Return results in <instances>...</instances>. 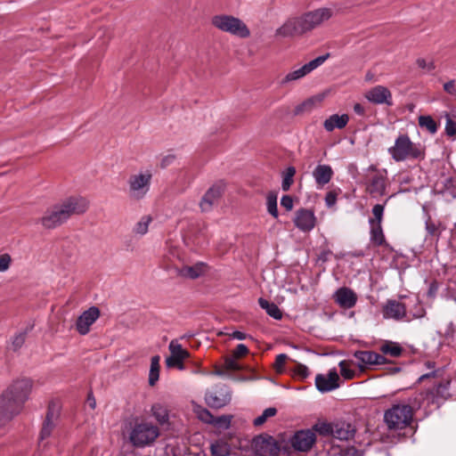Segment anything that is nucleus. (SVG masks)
<instances>
[{
	"label": "nucleus",
	"mask_w": 456,
	"mask_h": 456,
	"mask_svg": "<svg viewBox=\"0 0 456 456\" xmlns=\"http://www.w3.org/2000/svg\"><path fill=\"white\" fill-rule=\"evenodd\" d=\"M333 15L330 8L322 7L302 13L299 16L288 18L281 26L275 30L278 37H293L302 36L320 27Z\"/></svg>",
	"instance_id": "1"
},
{
	"label": "nucleus",
	"mask_w": 456,
	"mask_h": 456,
	"mask_svg": "<svg viewBox=\"0 0 456 456\" xmlns=\"http://www.w3.org/2000/svg\"><path fill=\"white\" fill-rule=\"evenodd\" d=\"M30 379L14 380L2 394L0 399V427L12 420L23 409L32 391Z\"/></svg>",
	"instance_id": "2"
},
{
	"label": "nucleus",
	"mask_w": 456,
	"mask_h": 456,
	"mask_svg": "<svg viewBox=\"0 0 456 456\" xmlns=\"http://www.w3.org/2000/svg\"><path fill=\"white\" fill-rule=\"evenodd\" d=\"M87 208L88 203L85 199L69 197L48 208L37 223L46 230H53L66 223L72 216L84 214Z\"/></svg>",
	"instance_id": "3"
},
{
	"label": "nucleus",
	"mask_w": 456,
	"mask_h": 456,
	"mask_svg": "<svg viewBox=\"0 0 456 456\" xmlns=\"http://www.w3.org/2000/svg\"><path fill=\"white\" fill-rule=\"evenodd\" d=\"M431 388L413 395L415 406L422 407L425 412L439 409L449 399H456V388L452 387L451 378H440Z\"/></svg>",
	"instance_id": "4"
},
{
	"label": "nucleus",
	"mask_w": 456,
	"mask_h": 456,
	"mask_svg": "<svg viewBox=\"0 0 456 456\" xmlns=\"http://www.w3.org/2000/svg\"><path fill=\"white\" fill-rule=\"evenodd\" d=\"M422 407L415 406L413 395L408 399V403L393 404L384 413V422L389 430H402L409 427L413 419L416 410Z\"/></svg>",
	"instance_id": "5"
},
{
	"label": "nucleus",
	"mask_w": 456,
	"mask_h": 456,
	"mask_svg": "<svg viewBox=\"0 0 456 456\" xmlns=\"http://www.w3.org/2000/svg\"><path fill=\"white\" fill-rule=\"evenodd\" d=\"M387 151L395 162L422 160L426 155L425 148L419 142H413L407 134H400Z\"/></svg>",
	"instance_id": "6"
},
{
	"label": "nucleus",
	"mask_w": 456,
	"mask_h": 456,
	"mask_svg": "<svg viewBox=\"0 0 456 456\" xmlns=\"http://www.w3.org/2000/svg\"><path fill=\"white\" fill-rule=\"evenodd\" d=\"M158 426L148 421H135L129 433V441L135 448L152 445L159 436Z\"/></svg>",
	"instance_id": "7"
},
{
	"label": "nucleus",
	"mask_w": 456,
	"mask_h": 456,
	"mask_svg": "<svg viewBox=\"0 0 456 456\" xmlns=\"http://www.w3.org/2000/svg\"><path fill=\"white\" fill-rule=\"evenodd\" d=\"M314 428L321 436H331L341 441H347L355 434L354 427L342 419L332 422L318 421L314 425Z\"/></svg>",
	"instance_id": "8"
},
{
	"label": "nucleus",
	"mask_w": 456,
	"mask_h": 456,
	"mask_svg": "<svg viewBox=\"0 0 456 456\" xmlns=\"http://www.w3.org/2000/svg\"><path fill=\"white\" fill-rule=\"evenodd\" d=\"M211 24L222 32L229 33L240 38H247L250 36V30L247 24L240 18L232 15H214L211 18Z\"/></svg>",
	"instance_id": "9"
},
{
	"label": "nucleus",
	"mask_w": 456,
	"mask_h": 456,
	"mask_svg": "<svg viewBox=\"0 0 456 456\" xmlns=\"http://www.w3.org/2000/svg\"><path fill=\"white\" fill-rule=\"evenodd\" d=\"M251 448L255 456H280V453H288V447L284 446L282 438L275 439L267 434H262L253 438Z\"/></svg>",
	"instance_id": "10"
},
{
	"label": "nucleus",
	"mask_w": 456,
	"mask_h": 456,
	"mask_svg": "<svg viewBox=\"0 0 456 456\" xmlns=\"http://www.w3.org/2000/svg\"><path fill=\"white\" fill-rule=\"evenodd\" d=\"M317 431L312 428L300 429L294 432L288 440L282 438L284 446L288 447V455L291 452H308L316 442Z\"/></svg>",
	"instance_id": "11"
},
{
	"label": "nucleus",
	"mask_w": 456,
	"mask_h": 456,
	"mask_svg": "<svg viewBox=\"0 0 456 456\" xmlns=\"http://www.w3.org/2000/svg\"><path fill=\"white\" fill-rule=\"evenodd\" d=\"M152 173L151 170L133 174L127 180L130 199L141 200L146 197L151 189Z\"/></svg>",
	"instance_id": "12"
},
{
	"label": "nucleus",
	"mask_w": 456,
	"mask_h": 456,
	"mask_svg": "<svg viewBox=\"0 0 456 456\" xmlns=\"http://www.w3.org/2000/svg\"><path fill=\"white\" fill-rule=\"evenodd\" d=\"M365 190L372 198H379L386 194L388 185L387 170L382 168L378 175H365Z\"/></svg>",
	"instance_id": "13"
},
{
	"label": "nucleus",
	"mask_w": 456,
	"mask_h": 456,
	"mask_svg": "<svg viewBox=\"0 0 456 456\" xmlns=\"http://www.w3.org/2000/svg\"><path fill=\"white\" fill-rule=\"evenodd\" d=\"M382 315L384 319L395 321L410 322L408 318L407 304L395 299H387L382 306Z\"/></svg>",
	"instance_id": "14"
},
{
	"label": "nucleus",
	"mask_w": 456,
	"mask_h": 456,
	"mask_svg": "<svg viewBox=\"0 0 456 456\" xmlns=\"http://www.w3.org/2000/svg\"><path fill=\"white\" fill-rule=\"evenodd\" d=\"M168 349L170 355L166 358V365L167 368H176L183 370L185 366L183 361L190 357L188 350L183 348L182 345L177 340H172L169 343Z\"/></svg>",
	"instance_id": "15"
},
{
	"label": "nucleus",
	"mask_w": 456,
	"mask_h": 456,
	"mask_svg": "<svg viewBox=\"0 0 456 456\" xmlns=\"http://www.w3.org/2000/svg\"><path fill=\"white\" fill-rule=\"evenodd\" d=\"M330 57V53H326L324 55L318 56L317 58L312 60L308 63H305L301 68L292 70L289 72L281 81V85H286L289 82L300 79L312 72L314 69L320 67L324 61Z\"/></svg>",
	"instance_id": "16"
},
{
	"label": "nucleus",
	"mask_w": 456,
	"mask_h": 456,
	"mask_svg": "<svg viewBox=\"0 0 456 456\" xmlns=\"http://www.w3.org/2000/svg\"><path fill=\"white\" fill-rule=\"evenodd\" d=\"M354 357L357 360V366L361 370L388 363V360L383 354L374 351L358 350L354 353Z\"/></svg>",
	"instance_id": "17"
},
{
	"label": "nucleus",
	"mask_w": 456,
	"mask_h": 456,
	"mask_svg": "<svg viewBox=\"0 0 456 456\" xmlns=\"http://www.w3.org/2000/svg\"><path fill=\"white\" fill-rule=\"evenodd\" d=\"M206 403L213 409H220L231 401V394L226 386H221L215 390L206 393Z\"/></svg>",
	"instance_id": "18"
},
{
	"label": "nucleus",
	"mask_w": 456,
	"mask_h": 456,
	"mask_svg": "<svg viewBox=\"0 0 456 456\" xmlns=\"http://www.w3.org/2000/svg\"><path fill=\"white\" fill-rule=\"evenodd\" d=\"M365 99L372 104L392 106L393 97L390 90L384 86H376L368 90L364 94Z\"/></svg>",
	"instance_id": "19"
},
{
	"label": "nucleus",
	"mask_w": 456,
	"mask_h": 456,
	"mask_svg": "<svg viewBox=\"0 0 456 456\" xmlns=\"http://www.w3.org/2000/svg\"><path fill=\"white\" fill-rule=\"evenodd\" d=\"M100 317V310L97 306H91L83 312L76 322L77 331L85 336L89 333L90 327Z\"/></svg>",
	"instance_id": "20"
},
{
	"label": "nucleus",
	"mask_w": 456,
	"mask_h": 456,
	"mask_svg": "<svg viewBox=\"0 0 456 456\" xmlns=\"http://www.w3.org/2000/svg\"><path fill=\"white\" fill-rule=\"evenodd\" d=\"M293 222L298 230L309 232L316 225V216L313 210L302 208L296 211Z\"/></svg>",
	"instance_id": "21"
},
{
	"label": "nucleus",
	"mask_w": 456,
	"mask_h": 456,
	"mask_svg": "<svg viewBox=\"0 0 456 456\" xmlns=\"http://www.w3.org/2000/svg\"><path fill=\"white\" fill-rule=\"evenodd\" d=\"M59 418V411L54 403H50L47 408L45 419L43 422L42 428L39 434V443L49 438L55 427V422Z\"/></svg>",
	"instance_id": "22"
},
{
	"label": "nucleus",
	"mask_w": 456,
	"mask_h": 456,
	"mask_svg": "<svg viewBox=\"0 0 456 456\" xmlns=\"http://www.w3.org/2000/svg\"><path fill=\"white\" fill-rule=\"evenodd\" d=\"M224 184L222 183L213 184L203 195L200 207L203 212H208L212 209L215 203L222 197Z\"/></svg>",
	"instance_id": "23"
},
{
	"label": "nucleus",
	"mask_w": 456,
	"mask_h": 456,
	"mask_svg": "<svg viewBox=\"0 0 456 456\" xmlns=\"http://www.w3.org/2000/svg\"><path fill=\"white\" fill-rule=\"evenodd\" d=\"M338 374L335 369L330 370L327 376L318 374L315 377L316 388L322 393H327L338 387Z\"/></svg>",
	"instance_id": "24"
},
{
	"label": "nucleus",
	"mask_w": 456,
	"mask_h": 456,
	"mask_svg": "<svg viewBox=\"0 0 456 456\" xmlns=\"http://www.w3.org/2000/svg\"><path fill=\"white\" fill-rule=\"evenodd\" d=\"M334 300L340 306L345 309L352 308L357 302V296L349 288L342 287L337 289L334 293Z\"/></svg>",
	"instance_id": "25"
},
{
	"label": "nucleus",
	"mask_w": 456,
	"mask_h": 456,
	"mask_svg": "<svg viewBox=\"0 0 456 456\" xmlns=\"http://www.w3.org/2000/svg\"><path fill=\"white\" fill-rule=\"evenodd\" d=\"M334 175L333 169L330 165L319 164L313 171V177L318 187H323L330 182Z\"/></svg>",
	"instance_id": "26"
},
{
	"label": "nucleus",
	"mask_w": 456,
	"mask_h": 456,
	"mask_svg": "<svg viewBox=\"0 0 456 456\" xmlns=\"http://www.w3.org/2000/svg\"><path fill=\"white\" fill-rule=\"evenodd\" d=\"M349 121V116L347 114H333L325 119L323 127L327 132H332L334 129L344 128Z\"/></svg>",
	"instance_id": "27"
},
{
	"label": "nucleus",
	"mask_w": 456,
	"mask_h": 456,
	"mask_svg": "<svg viewBox=\"0 0 456 456\" xmlns=\"http://www.w3.org/2000/svg\"><path fill=\"white\" fill-rule=\"evenodd\" d=\"M151 413L160 426L169 423V411L164 404L153 403L151 407Z\"/></svg>",
	"instance_id": "28"
},
{
	"label": "nucleus",
	"mask_w": 456,
	"mask_h": 456,
	"mask_svg": "<svg viewBox=\"0 0 456 456\" xmlns=\"http://www.w3.org/2000/svg\"><path fill=\"white\" fill-rule=\"evenodd\" d=\"M206 265L202 262L197 263L192 266H184L179 270V274L185 278L197 279L204 274Z\"/></svg>",
	"instance_id": "29"
},
{
	"label": "nucleus",
	"mask_w": 456,
	"mask_h": 456,
	"mask_svg": "<svg viewBox=\"0 0 456 456\" xmlns=\"http://www.w3.org/2000/svg\"><path fill=\"white\" fill-rule=\"evenodd\" d=\"M425 367L427 369V372H425L424 374H422L419 379H418V382L420 383V382H423L427 379H438L439 378H442L443 376V373H444V369L442 368H436V364L435 362L433 361H427L425 362Z\"/></svg>",
	"instance_id": "30"
},
{
	"label": "nucleus",
	"mask_w": 456,
	"mask_h": 456,
	"mask_svg": "<svg viewBox=\"0 0 456 456\" xmlns=\"http://www.w3.org/2000/svg\"><path fill=\"white\" fill-rule=\"evenodd\" d=\"M379 350L383 354L395 358L400 357L403 352V346L399 343L394 341H386L380 346Z\"/></svg>",
	"instance_id": "31"
},
{
	"label": "nucleus",
	"mask_w": 456,
	"mask_h": 456,
	"mask_svg": "<svg viewBox=\"0 0 456 456\" xmlns=\"http://www.w3.org/2000/svg\"><path fill=\"white\" fill-rule=\"evenodd\" d=\"M258 304L260 307L265 309L267 314L273 319L281 320L282 318V313L276 304L269 302L263 297L258 298Z\"/></svg>",
	"instance_id": "32"
},
{
	"label": "nucleus",
	"mask_w": 456,
	"mask_h": 456,
	"mask_svg": "<svg viewBox=\"0 0 456 456\" xmlns=\"http://www.w3.org/2000/svg\"><path fill=\"white\" fill-rule=\"evenodd\" d=\"M410 301L412 303V306L411 307L407 305L408 318H410V322L413 319L424 317L426 314V309L422 303L419 301L417 297L413 300L410 299Z\"/></svg>",
	"instance_id": "33"
},
{
	"label": "nucleus",
	"mask_w": 456,
	"mask_h": 456,
	"mask_svg": "<svg viewBox=\"0 0 456 456\" xmlns=\"http://www.w3.org/2000/svg\"><path fill=\"white\" fill-rule=\"evenodd\" d=\"M388 201V199L385 200L383 204H376L373 206L371 209L372 217L369 218L370 226L373 225H382V221L384 217V210L385 207Z\"/></svg>",
	"instance_id": "34"
},
{
	"label": "nucleus",
	"mask_w": 456,
	"mask_h": 456,
	"mask_svg": "<svg viewBox=\"0 0 456 456\" xmlns=\"http://www.w3.org/2000/svg\"><path fill=\"white\" fill-rule=\"evenodd\" d=\"M210 452L212 456H228L230 445L224 440H216L210 444Z\"/></svg>",
	"instance_id": "35"
},
{
	"label": "nucleus",
	"mask_w": 456,
	"mask_h": 456,
	"mask_svg": "<svg viewBox=\"0 0 456 456\" xmlns=\"http://www.w3.org/2000/svg\"><path fill=\"white\" fill-rule=\"evenodd\" d=\"M159 362L160 356L154 355L151 359V368L149 371V385L154 386L159 379Z\"/></svg>",
	"instance_id": "36"
},
{
	"label": "nucleus",
	"mask_w": 456,
	"mask_h": 456,
	"mask_svg": "<svg viewBox=\"0 0 456 456\" xmlns=\"http://www.w3.org/2000/svg\"><path fill=\"white\" fill-rule=\"evenodd\" d=\"M370 240L375 246H381L386 242L382 225L370 226Z\"/></svg>",
	"instance_id": "37"
},
{
	"label": "nucleus",
	"mask_w": 456,
	"mask_h": 456,
	"mask_svg": "<svg viewBox=\"0 0 456 456\" xmlns=\"http://www.w3.org/2000/svg\"><path fill=\"white\" fill-rule=\"evenodd\" d=\"M425 230L427 232V239L428 238H436V240L438 241L440 239L439 231L436 225V222L432 219L429 214H427L425 219Z\"/></svg>",
	"instance_id": "38"
},
{
	"label": "nucleus",
	"mask_w": 456,
	"mask_h": 456,
	"mask_svg": "<svg viewBox=\"0 0 456 456\" xmlns=\"http://www.w3.org/2000/svg\"><path fill=\"white\" fill-rule=\"evenodd\" d=\"M266 208L267 212L277 218L279 216L278 207H277V193L275 191H270L266 196Z\"/></svg>",
	"instance_id": "39"
},
{
	"label": "nucleus",
	"mask_w": 456,
	"mask_h": 456,
	"mask_svg": "<svg viewBox=\"0 0 456 456\" xmlns=\"http://www.w3.org/2000/svg\"><path fill=\"white\" fill-rule=\"evenodd\" d=\"M152 221L151 216H143L139 222H137L133 229V232L138 235H144L148 232L149 225Z\"/></svg>",
	"instance_id": "40"
},
{
	"label": "nucleus",
	"mask_w": 456,
	"mask_h": 456,
	"mask_svg": "<svg viewBox=\"0 0 456 456\" xmlns=\"http://www.w3.org/2000/svg\"><path fill=\"white\" fill-rule=\"evenodd\" d=\"M419 126L427 129L430 134H436L437 131V124L431 116H419Z\"/></svg>",
	"instance_id": "41"
},
{
	"label": "nucleus",
	"mask_w": 456,
	"mask_h": 456,
	"mask_svg": "<svg viewBox=\"0 0 456 456\" xmlns=\"http://www.w3.org/2000/svg\"><path fill=\"white\" fill-rule=\"evenodd\" d=\"M296 174V168L294 167H289L286 169V172L283 175L281 182V188L284 191H287L290 189V186L293 183V177Z\"/></svg>",
	"instance_id": "42"
},
{
	"label": "nucleus",
	"mask_w": 456,
	"mask_h": 456,
	"mask_svg": "<svg viewBox=\"0 0 456 456\" xmlns=\"http://www.w3.org/2000/svg\"><path fill=\"white\" fill-rule=\"evenodd\" d=\"M276 413H277L276 408H274V407L266 408L260 416L256 417L254 419L253 424L256 427L261 426L266 421V419L268 418L275 416Z\"/></svg>",
	"instance_id": "43"
},
{
	"label": "nucleus",
	"mask_w": 456,
	"mask_h": 456,
	"mask_svg": "<svg viewBox=\"0 0 456 456\" xmlns=\"http://www.w3.org/2000/svg\"><path fill=\"white\" fill-rule=\"evenodd\" d=\"M315 106V100L314 98H309L303 102L302 103L296 106L294 110L295 115H299L304 113L305 111H311Z\"/></svg>",
	"instance_id": "44"
},
{
	"label": "nucleus",
	"mask_w": 456,
	"mask_h": 456,
	"mask_svg": "<svg viewBox=\"0 0 456 456\" xmlns=\"http://www.w3.org/2000/svg\"><path fill=\"white\" fill-rule=\"evenodd\" d=\"M294 376L299 379H305L310 375V370L307 366L297 363L293 370Z\"/></svg>",
	"instance_id": "45"
},
{
	"label": "nucleus",
	"mask_w": 456,
	"mask_h": 456,
	"mask_svg": "<svg viewBox=\"0 0 456 456\" xmlns=\"http://www.w3.org/2000/svg\"><path fill=\"white\" fill-rule=\"evenodd\" d=\"M340 374L346 379H351L354 377L355 372L354 370L349 368V363L346 361L339 362Z\"/></svg>",
	"instance_id": "46"
},
{
	"label": "nucleus",
	"mask_w": 456,
	"mask_h": 456,
	"mask_svg": "<svg viewBox=\"0 0 456 456\" xmlns=\"http://www.w3.org/2000/svg\"><path fill=\"white\" fill-rule=\"evenodd\" d=\"M198 418L207 423V424H212L214 421V415L206 408H200L197 411Z\"/></svg>",
	"instance_id": "47"
},
{
	"label": "nucleus",
	"mask_w": 456,
	"mask_h": 456,
	"mask_svg": "<svg viewBox=\"0 0 456 456\" xmlns=\"http://www.w3.org/2000/svg\"><path fill=\"white\" fill-rule=\"evenodd\" d=\"M26 337H27L26 331H21L13 337L12 341L13 350L16 351V350L20 349L24 345Z\"/></svg>",
	"instance_id": "48"
},
{
	"label": "nucleus",
	"mask_w": 456,
	"mask_h": 456,
	"mask_svg": "<svg viewBox=\"0 0 456 456\" xmlns=\"http://www.w3.org/2000/svg\"><path fill=\"white\" fill-rule=\"evenodd\" d=\"M212 424L217 428H228L231 424V417L227 415H222L217 418L214 417Z\"/></svg>",
	"instance_id": "49"
},
{
	"label": "nucleus",
	"mask_w": 456,
	"mask_h": 456,
	"mask_svg": "<svg viewBox=\"0 0 456 456\" xmlns=\"http://www.w3.org/2000/svg\"><path fill=\"white\" fill-rule=\"evenodd\" d=\"M288 359V355L286 354H280L275 358L274 369L276 372L282 373L284 370V365Z\"/></svg>",
	"instance_id": "50"
},
{
	"label": "nucleus",
	"mask_w": 456,
	"mask_h": 456,
	"mask_svg": "<svg viewBox=\"0 0 456 456\" xmlns=\"http://www.w3.org/2000/svg\"><path fill=\"white\" fill-rule=\"evenodd\" d=\"M12 258L9 254H3L0 256V272H5L9 269Z\"/></svg>",
	"instance_id": "51"
},
{
	"label": "nucleus",
	"mask_w": 456,
	"mask_h": 456,
	"mask_svg": "<svg viewBox=\"0 0 456 456\" xmlns=\"http://www.w3.org/2000/svg\"><path fill=\"white\" fill-rule=\"evenodd\" d=\"M416 63L419 69H425L428 72L432 71L436 68L433 61L427 62L423 58L417 59Z\"/></svg>",
	"instance_id": "52"
},
{
	"label": "nucleus",
	"mask_w": 456,
	"mask_h": 456,
	"mask_svg": "<svg viewBox=\"0 0 456 456\" xmlns=\"http://www.w3.org/2000/svg\"><path fill=\"white\" fill-rule=\"evenodd\" d=\"M248 353V348L244 344H239L236 348L232 352V356L234 358H240L246 355Z\"/></svg>",
	"instance_id": "53"
},
{
	"label": "nucleus",
	"mask_w": 456,
	"mask_h": 456,
	"mask_svg": "<svg viewBox=\"0 0 456 456\" xmlns=\"http://www.w3.org/2000/svg\"><path fill=\"white\" fill-rule=\"evenodd\" d=\"M337 199H338V193L336 191H330L327 192V194L325 196L326 206L328 208L333 207L337 202Z\"/></svg>",
	"instance_id": "54"
},
{
	"label": "nucleus",
	"mask_w": 456,
	"mask_h": 456,
	"mask_svg": "<svg viewBox=\"0 0 456 456\" xmlns=\"http://www.w3.org/2000/svg\"><path fill=\"white\" fill-rule=\"evenodd\" d=\"M281 205L287 211H290L293 208V199L289 195H284L281 199Z\"/></svg>",
	"instance_id": "55"
},
{
	"label": "nucleus",
	"mask_w": 456,
	"mask_h": 456,
	"mask_svg": "<svg viewBox=\"0 0 456 456\" xmlns=\"http://www.w3.org/2000/svg\"><path fill=\"white\" fill-rule=\"evenodd\" d=\"M445 133L447 135L456 134V122L448 118L445 124Z\"/></svg>",
	"instance_id": "56"
},
{
	"label": "nucleus",
	"mask_w": 456,
	"mask_h": 456,
	"mask_svg": "<svg viewBox=\"0 0 456 456\" xmlns=\"http://www.w3.org/2000/svg\"><path fill=\"white\" fill-rule=\"evenodd\" d=\"M444 90L452 95V96H455L456 97V86H455V80L454 79H452V80H449L448 82H446L444 85Z\"/></svg>",
	"instance_id": "57"
},
{
	"label": "nucleus",
	"mask_w": 456,
	"mask_h": 456,
	"mask_svg": "<svg viewBox=\"0 0 456 456\" xmlns=\"http://www.w3.org/2000/svg\"><path fill=\"white\" fill-rule=\"evenodd\" d=\"M175 159V155H174V154H168V155L163 157L161 161H160V167L162 169L167 167L168 166L173 164Z\"/></svg>",
	"instance_id": "58"
},
{
	"label": "nucleus",
	"mask_w": 456,
	"mask_h": 456,
	"mask_svg": "<svg viewBox=\"0 0 456 456\" xmlns=\"http://www.w3.org/2000/svg\"><path fill=\"white\" fill-rule=\"evenodd\" d=\"M236 358H227L225 359L224 361V368L226 370H239V364L238 362H236L235 360Z\"/></svg>",
	"instance_id": "59"
},
{
	"label": "nucleus",
	"mask_w": 456,
	"mask_h": 456,
	"mask_svg": "<svg viewBox=\"0 0 456 456\" xmlns=\"http://www.w3.org/2000/svg\"><path fill=\"white\" fill-rule=\"evenodd\" d=\"M231 337L234 339H238V340H244L246 339L248 337H250L249 335H248L247 333L245 332H242V331H240V330H234L232 334H231Z\"/></svg>",
	"instance_id": "60"
},
{
	"label": "nucleus",
	"mask_w": 456,
	"mask_h": 456,
	"mask_svg": "<svg viewBox=\"0 0 456 456\" xmlns=\"http://www.w3.org/2000/svg\"><path fill=\"white\" fill-rule=\"evenodd\" d=\"M382 168H378L377 166L375 165H370L368 167V168H366L365 172V175H378V172L379 171H381Z\"/></svg>",
	"instance_id": "61"
},
{
	"label": "nucleus",
	"mask_w": 456,
	"mask_h": 456,
	"mask_svg": "<svg viewBox=\"0 0 456 456\" xmlns=\"http://www.w3.org/2000/svg\"><path fill=\"white\" fill-rule=\"evenodd\" d=\"M354 111L360 116H363L365 114V109L361 103H355L354 105Z\"/></svg>",
	"instance_id": "62"
},
{
	"label": "nucleus",
	"mask_w": 456,
	"mask_h": 456,
	"mask_svg": "<svg viewBox=\"0 0 456 456\" xmlns=\"http://www.w3.org/2000/svg\"><path fill=\"white\" fill-rule=\"evenodd\" d=\"M437 289H438V285L436 282H432L428 289V296L435 297Z\"/></svg>",
	"instance_id": "63"
},
{
	"label": "nucleus",
	"mask_w": 456,
	"mask_h": 456,
	"mask_svg": "<svg viewBox=\"0 0 456 456\" xmlns=\"http://www.w3.org/2000/svg\"><path fill=\"white\" fill-rule=\"evenodd\" d=\"M87 403L89 404V406L91 407V409H94L96 407V401H95V398L94 397L93 395V393L90 392L88 394V396H87Z\"/></svg>",
	"instance_id": "64"
}]
</instances>
